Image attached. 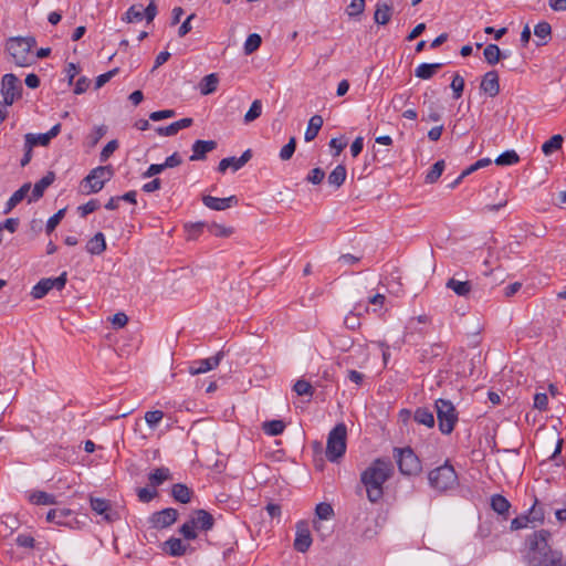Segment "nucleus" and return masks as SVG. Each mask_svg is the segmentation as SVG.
Wrapping results in <instances>:
<instances>
[{
    "label": "nucleus",
    "instance_id": "79ce46f5",
    "mask_svg": "<svg viewBox=\"0 0 566 566\" xmlns=\"http://www.w3.org/2000/svg\"><path fill=\"white\" fill-rule=\"evenodd\" d=\"M552 28L551 24L546 21H542L537 23L534 28V34L544 40L543 42H538L537 45H544L547 43V38L551 36Z\"/></svg>",
    "mask_w": 566,
    "mask_h": 566
},
{
    "label": "nucleus",
    "instance_id": "2eb2a0df",
    "mask_svg": "<svg viewBox=\"0 0 566 566\" xmlns=\"http://www.w3.org/2000/svg\"><path fill=\"white\" fill-rule=\"evenodd\" d=\"M252 158V150L247 149L240 157H227L220 160L218 171L224 174L228 168L233 171L241 169Z\"/></svg>",
    "mask_w": 566,
    "mask_h": 566
},
{
    "label": "nucleus",
    "instance_id": "cd10ccee",
    "mask_svg": "<svg viewBox=\"0 0 566 566\" xmlns=\"http://www.w3.org/2000/svg\"><path fill=\"white\" fill-rule=\"evenodd\" d=\"M106 250L105 237L97 232L86 244V251L93 255H99Z\"/></svg>",
    "mask_w": 566,
    "mask_h": 566
},
{
    "label": "nucleus",
    "instance_id": "b1692460",
    "mask_svg": "<svg viewBox=\"0 0 566 566\" xmlns=\"http://www.w3.org/2000/svg\"><path fill=\"white\" fill-rule=\"evenodd\" d=\"M31 184L27 182L22 185L17 191L13 192V195L9 198V200L6 203V209L3 213H9L18 203H20L30 191Z\"/></svg>",
    "mask_w": 566,
    "mask_h": 566
},
{
    "label": "nucleus",
    "instance_id": "f3484780",
    "mask_svg": "<svg viewBox=\"0 0 566 566\" xmlns=\"http://www.w3.org/2000/svg\"><path fill=\"white\" fill-rule=\"evenodd\" d=\"M480 90L490 97H495L500 93V80L496 71L492 70L483 75Z\"/></svg>",
    "mask_w": 566,
    "mask_h": 566
},
{
    "label": "nucleus",
    "instance_id": "603ef678",
    "mask_svg": "<svg viewBox=\"0 0 566 566\" xmlns=\"http://www.w3.org/2000/svg\"><path fill=\"white\" fill-rule=\"evenodd\" d=\"M296 149V138L291 137L289 143L284 145L280 150V158L284 161L290 160Z\"/></svg>",
    "mask_w": 566,
    "mask_h": 566
},
{
    "label": "nucleus",
    "instance_id": "6e6552de",
    "mask_svg": "<svg viewBox=\"0 0 566 566\" xmlns=\"http://www.w3.org/2000/svg\"><path fill=\"white\" fill-rule=\"evenodd\" d=\"M434 408L438 418L439 430L443 434H450L458 422V412L454 405L447 399H437Z\"/></svg>",
    "mask_w": 566,
    "mask_h": 566
},
{
    "label": "nucleus",
    "instance_id": "a878e982",
    "mask_svg": "<svg viewBox=\"0 0 566 566\" xmlns=\"http://www.w3.org/2000/svg\"><path fill=\"white\" fill-rule=\"evenodd\" d=\"M491 507L499 515H502L504 520L507 518L511 503L501 494H494L491 496Z\"/></svg>",
    "mask_w": 566,
    "mask_h": 566
},
{
    "label": "nucleus",
    "instance_id": "58836bf2",
    "mask_svg": "<svg viewBox=\"0 0 566 566\" xmlns=\"http://www.w3.org/2000/svg\"><path fill=\"white\" fill-rule=\"evenodd\" d=\"M262 428L266 434L275 437L283 433L285 429V423L282 420H271L265 421Z\"/></svg>",
    "mask_w": 566,
    "mask_h": 566
},
{
    "label": "nucleus",
    "instance_id": "423d86ee",
    "mask_svg": "<svg viewBox=\"0 0 566 566\" xmlns=\"http://www.w3.org/2000/svg\"><path fill=\"white\" fill-rule=\"evenodd\" d=\"M347 428L345 423L336 424L328 433L326 444V458L331 462H337L346 452Z\"/></svg>",
    "mask_w": 566,
    "mask_h": 566
},
{
    "label": "nucleus",
    "instance_id": "338daca9",
    "mask_svg": "<svg viewBox=\"0 0 566 566\" xmlns=\"http://www.w3.org/2000/svg\"><path fill=\"white\" fill-rule=\"evenodd\" d=\"M106 133H107L106 126H104V125L96 126L94 128V130L88 136V138L91 140V145L95 146L101 140V138H103L105 136Z\"/></svg>",
    "mask_w": 566,
    "mask_h": 566
},
{
    "label": "nucleus",
    "instance_id": "6e6d98bb",
    "mask_svg": "<svg viewBox=\"0 0 566 566\" xmlns=\"http://www.w3.org/2000/svg\"><path fill=\"white\" fill-rule=\"evenodd\" d=\"M24 138H27V142H33L34 143V147L35 146H48L51 142L50 139V136L45 134H32V133H28L25 134Z\"/></svg>",
    "mask_w": 566,
    "mask_h": 566
},
{
    "label": "nucleus",
    "instance_id": "ea45409f",
    "mask_svg": "<svg viewBox=\"0 0 566 566\" xmlns=\"http://www.w3.org/2000/svg\"><path fill=\"white\" fill-rule=\"evenodd\" d=\"M563 140V136L559 134L552 136L547 142H545L542 145V151L545 155H551L553 151H556L562 148Z\"/></svg>",
    "mask_w": 566,
    "mask_h": 566
},
{
    "label": "nucleus",
    "instance_id": "a18cd8bd",
    "mask_svg": "<svg viewBox=\"0 0 566 566\" xmlns=\"http://www.w3.org/2000/svg\"><path fill=\"white\" fill-rule=\"evenodd\" d=\"M261 43H262V39L258 33L250 34L244 42V46H243L244 53L247 55L252 54L260 48Z\"/></svg>",
    "mask_w": 566,
    "mask_h": 566
},
{
    "label": "nucleus",
    "instance_id": "72a5a7b5",
    "mask_svg": "<svg viewBox=\"0 0 566 566\" xmlns=\"http://www.w3.org/2000/svg\"><path fill=\"white\" fill-rule=\"evenodd\" d=\"M144 19L143 4H133L123 14L122 21L126 23L140 22Z\"/></svg>",
    "mask_w": 566,
    "mask_h": 566
},
{
    "label": "nucleus",
    "instance_id": "a211bd4d",
    "mask_svg": "<svg viewBox=\"0 0 566 566\" xmlns=\"http://www.w3.org/2000/svg\"><path fill=\"white\" fill-rule=\"evenodd\" d=\"M46 521L57 525L72 526L75 515L69 509H53L48 512Z\"/></svg>",
    "mask_w": 566,
    "mask_h": 566
},
{
    "label": "nucleus",
    "instance_id": "13d9d810",
    "mask_svg": "<svg viewBox=\"0 0 566 566\" xmlns=\"http://www.w3.org/2000/svg\"><path fill=\"white\" fill-rule=\"evenodd\" d=\"M163 418L164 412L161 410L147 411L145 415V420L150 428H155Z\"/></svg>",
    "mask_w": 566,
    "mask_h": 566
},
{
    "label": "nucleus",
    "instance_id": "4c0bfd02",
    "mask_svg": "<svg viewBox=\"0 0 566 566\" xmlns=\"http://www.w3.org/2000/svg\"><path fill=\"white\" fill-rule=\"evenodd\" d=\"M520 161V156L515 150H506L494 160L497 166H511Z\"/></svg>",
    "mask_w": 566,
    "mask_h": 566
},
{
    "label": "nucleus",
    "instance_id": "e433bc0d",
    "mask_svg": "<svg viewBox=\"0 0 566 566\" xmlns=\"http://www.w3.org/2000/svg\"><path fill=\"white\" fill-rule=\"evenodd\" d=\"M51 290L52 286L50 284V279H42L32 287L31 295L33 298L40 300L44 297Z\"/></svg>",
    "mask_w": 566,
    "mask_h": 566
},
{
    "label": "nucleus",
    "instance_id": "bb28decb",
    "mask_svg": "<svg viewBox=\"0 0 566 566\" xmlns=\"http://www.w3.org/2000/svg\"><path fill=\"white\" fill-rule=\"evenodd\" d=\"M171 496L175 501L187 504L191 501L192 491L182 483H176L171 488Z\"/></svg>",
    "mask_w": 566,
    "mask_h": 566
},
{
    "label": "nucleus",
    "instance_id": "7c9ffc66",
    "mask_svg": "<svg viewBox=\"0 0 566 566\" xmlns=\"http://www.w3.org/2000/svg\"><path fill=\"white\" fill-rule=\"evenodd\" d=\"M483 55L485 61L490 65L496 64L501 59H505L509 55L506 53H503L500 48L496 44H488L484 48Z\"/></svg>",
    "mask_w": 566,
    "mask_h": 566
},
{
    "label": "nucleus",
    "instance_id": "e2e57ef3",
    "mask_svg": "<svg viewBox=\"0 0 566 566\" xmlns=\"http://www.w3.org/2000/svg\"><path fill=\"white\" fill-rule=\"evenodd\" d=\"M157 495H158V492L154 488H153V490H150L148 488H142V489H138V491H137V496H138L139 501L143 503L150 502Z\"/></svg>",
    "mask_w": 566,
    "mask_h": 566
},
{
    "label": "nucleus",
    "instance_id": "37998d69",
    "mask_svg": "<svg viewBox=\"0 0 566 566\" xmlns=\"http://www.w3.org/2000/svg\"><path fill=\"white\" fill-rule=\"evenodd\" d=\"M444 346L442 344H432L429 348H424L421 353V360H430L434 357H439L444 353Z\"/></svg>",
    "mask_w": 566,
    "mask_h": 566
},
{
    "label": "nucleus",
    "instance_id": "f8f14e48",
    "mask_svg": "<svg viewBox=\"0 0 566 566\" xmlns=\"http://www.w3.org/2000/svg\"><path fill=\"white\" fill-rule=\"evenodd\" d=\"M91 509L98 515L103 516V520L107 523H113L119 520V513L113 510L111 502L105 499L90 497Z\"/></svg>",
    "mask_w": 566,
    "mask_h": 566
},
{
    "label": "nucleus",
    "instance_id": "8fccbe9b",
    "mask_svg": "<svg viewBox=\"0 0 566 566\" xmlns=\"http://www.w3.org/2000/svg\"><path fill=\"white\" fill-rule=\"evenodd\" d=\"M293 390L298 396H312L314 392V389H313V386L311 385V382H308L304 379L297 380L293 386Z\"/></svg>",
    "mask_w": 566,
    "mask_h": 566
},
{
    "label": "nucleus",
    "instance_id": "9b49d317",
    "mask_svg": "<svg viewBox=\"0 0 566 566\" xmlns=\"http://www.w3.org/2000/svg\"><path fill=\"white\" fill-rule=\"evenodd\" d=\"M295 528L294 548L297 552L305 553L313 542L310 523L307 521H298Z\"/></svg>",
    "mask_w": 566,
    "mask_h": 566
},
{
    "label": "nucleus",
    "instance_id": "0e129e2a",
    "mask_svg": "<svg viewBox=\"0 0 566 566\" xmlns=\"http://www.w3.org/2000/svg\"><path fill=\"white\" fill-rule=\"evenodd\" d=\"M15 543L19 547L34 548L35 539L30 534H19L15 538Z\"/></svg>",
    "mask_w": 566,
    "mask_h": 566
},
{
    "label": "nucleus",
    "instance_id": "412c9836",
    "mask_svg": "<svg viewBox=\"0 0 566 566\" xmlns=\"http://www.w3.org/2000/svg\"><path fill=\"white\" fill-rule=\"evenodd\" d=\"M192 118L186 117L181 118L177 122L171 123L170 125L166 127H157L156 132L160 136H174L176 135L180 129L188 128L192 125Z\"/></svg>",
    "mask_w": 566,
    "mask_h": 566
},
{
    "label": "nucleus",
    "instance_id": "680f3d73",
    "mask_svg": "<svg viewBox=\"0 0 566 566\" xmlns=\"http://www.w3.org/2000/svg\"><path fill=\"white\" fill-rule=\"evenodd\" d=\"M324 178L325 171L322 168H314L307 174L306 181L313 185H319Z\"/></svg>",
    "mask_w": 566,
    "mask_h": 566
},
{
    "label": "nucleus",
    "instance_id": "052dcab7",
    "mask_svg": "<svg viewBox=\"0 0 566 566\" xmlns=\"http://www.w3.org/2000/svg\"><path fill=\"white\" fill-rule=\"evenodd\" d=\"M527 516H530L531 522L542 523L544 521V510L537 505V500H535V503L530 509Z\"/></svg>",
    "mask_w": 566,
    "mask_h": 566
},
{
    "label": "nucleus",
    "instance_id": "bf43d9fd",
    "mask_svg": "<svg viewBox=\"0 0 566 566\" xmlns=\"http://www.w3.org/2000/svg\"><path fill=\"white\" fill-rule=\"evenodd\" d=\"M65 214V209H60L56 213H54L46 222V232L51 233L55 230V228L59 226L61 220L63 219Z\"/></svg>",
    "mask_w": 566,
    "mask_h": 566
},
{
    "label": "nucleus",
    "instance_id": "4be33fe9",
    "mask_svg": "<svg viewBox=\"0 0 566 566\" xmlns=\"http://www.w3.org/2000/svg\"><path fill=\"white\" fill-rule=\"evenodd\" d=\"M392 10L394 8L391 4L378 2L374 13L375 22L380 25H386L391 19Z\"/></svg>",
    "mask_w": 566,
    "mask_h": 566
},
{
    "label": "nucleus",
    "instance_id": "f704fd0d",
    "mask_svg": "<svg viewBox=\"0 0 566 566\" xmlns=\"http://www.w3.org/2000/svg\"><path fill=\"white\" fill-rule=\"evenodd\" d=\"M413 419L416 422L423 424L428 428H432L434 426V417L432 411L424 407L416 409Z\"/></svg>",
    "mask_w": 566,
    "mask_h": 566
},
{
    "label": "nucleus",
    "instance_id": "6ab92c4d",
    "mask_svg": "<svg viewBox=\"0 0 566 566\" xmlns=\"http://www.w3.org/2000/svg\"><path fill=\"white\" fill-rule=\"evenodd\" d=\"M218 144L214 140H196L192 145V155L190 156L191 161L205 160L207 154L214 150Z\"/></svg>",
    "mask_w": 566,
    "mask_h": 566
},
{
    "label": "nucleus",
    "instance_id": "ddd939ff",
    "mask_svg": "<svg viewBox=\"0 0 566 566\" xmlns=\"http://www.w3.org/2000/svg\"><path fill=\"white\" fill-rule=\"evenodd\" d=\"M223 356H224L223 350H220L214 356L203 358V359H196L190 363L189 373L191 375H199V374H205L207 371H210L219 366Z\"/></svg>",
    "mask_w": 566,
    "mask_h": 566
},
{
    "label": "nucleus",
    "instance_id": "2f4dec72",
    "mask_svg": "<svg viewBox=\"0 0 566 566\" xmlns=\"http://www.w3.org/2000/svg\"><path fill=\"white\" fill-rule=\"evenodd\" d=\"M188 545L180 538L171 537L165 542V551L171 556H181L186 553Z\"/></svg>",
    "mask_w": 566,
    "mask_h": 566
},
{
    "label": "nucleus",
    "instance_id": "1a4fd4ad",
    "mask_svg": "<svg viewBox=\"0 0 566 566\" xmlns=\"http://www.w3.org/2000/svg\"><path fill=\"white\" fill-rule=\"evenodd\" d=\"M114 169L111 165L98 166L90 171V174L83 179L85 187H88L87 193H97L104 187V185L112 179Z\"/></svg>",
    "mask_w": 566,
    "mask_h": 566
},
{
    "label": "nucleus",
    "instance_id": "0eeeda50",
    "mask_svg": "<svg viewBox=\"0 0 566 566\" xmlns=\"http://www.w3.org/2000/svg\"><path fill=\"white\" fill-rule=\"evenodd\" d=\"M394 458L403 475H418L422 471L421 461L410 447L395 448Z\"/></svg>",
    "mask_w": 566,
    "mask_h": 566
},
{
    "label": "nucleus",
    "instance_id": "dca6fc26",
    "mask_svg": "<svg viewBox=\"0 0 566 566\" xmlns=\"http://www.w3.org/2000/svg\"><path fill=\"white\" fill-rule=\"evenodd\" d=\"M202 202L207 208L211 210L223 211L226 209L237 206L239 200L235 196H230L227 198H217L210 195H206L202 197Z\"/></svg>",
    "mask_w": 566,
    "mask_h": 566
},
{
    "label": "nucleus",
    "instance_id": "393cba45",
    "mask_svg": "<svg viewBox=\"0 0 566 566\" xmlns=\"http://www.w3.org/2000/svg\"><path fill=\"white\" fill-rule=\"evenodd\" d=\"M442 66V63H422L416 67L415 75L421 80H430Z\"/></svg>",
    "mask_w": 566,
    "mask_h": 566
},
{
    "label": "nucleus",
    "instance_id": "09e8293b",
    "mask_svg": "<svg viewBox=\"0 0 566 566\" xmlns=\"http://www.w3.org/2000/svg\"><path fill=\"white\" fill-rule=\"evenodd\" d=\"M464 85V78L459 73H455L450 84V87L452 88L453 92V98L458 99L462 96Z\"/></svg>",
    "mask_w": 566,
    "mask_h": 566
},
{
    "label": "nucleus",
    "instance_id": "4d7b16f0",
    "mask_svg": "<svg viewBox=\"0 0 566 566\" xmlns=\"http://www.w3.org/2000/svg\"><path fill=\"white\" fill-rule=\"evenodd\" d=\"M118 148V142L116 139H113L111 142H108L104 148L102 149L101 154H99V160L101 163H105L112 155L113 153Z\"/></svg>",
    "mask_w": 566,
    "mask_h": 566
},
{
    "label": "nucleus",
    "instance_id": "39448f33",
    "mask_svg": "<svg viewBox=\"0 0 566 566\" xmlns=\"http://www.w3.org/2000/svg\"><path fill=\"white\" fill-rule=\"evenodd\" d=\"M429 485L438 491L446 492L452 490L458 484V475L454 468L448 463V461L431 470L428 474Z\"/></svg>",
    "mask_w": 566,
    "mask_h": 566
},
{
    "label": "nucleus",
    "instance_id": "c756f323",
    "mask_svg": "<svg viewBox=\"0 0 566 566\" xmlns=\"http://www.w3.org/2000/svg\"><path fill=\"white\" fill-rule=\"evenodd\" d=\"M323 117L321 115H314L310 118L308 125L304 135L305 142H312L318 135L323 126Z\"/></svg>",
    "mask_w": 566,
    "mask_h": 566
},
{
    "label": "nucleus",
    "instance_id": "f03ea898",
    "mask_svg": "<svg viewBox=\"0 0 566 566\" xmlns=\"http://www.w3.org/2000/svg\"><path fill=\"white\" fill-rule=\"evenodd\" d=\"M549 537L551 533L546 530L534 532L527 537L531 566H566L562 552L549 546Z\"/></svg>",
    "mask_w": 566,
    "mask_h": 566
},
{
    "label": "nucleus",
    "instance_id": "9d476101",
    "mask_svg": "<svg viewBox=\"0 0 566 566\" xmlns=\"http://www.w3.org/2000/svg\"><path fill=\"white\" fill-rule=\"evenodd\" d=\"M22 85L19 78L12 74H4L1 82V94L7 105H12L14 101L21 97Z\"/></svg>",
    "mask_w": 566,
    "mask_h": 566
},
{
    "label": "nucleus",
    "instance_id": "c9c22d12",
    "mask_svg": "<svg viewBox=\"0 0 566 566\" xmlns=\"http://www.w3.org/2000/svg\"><path fill=\"white\" fill-rule=\"evenodd\" d=\"M218 83L219 78L217 74L211 73L206 75L199 84L200 93L202 95H209L213 93L217 90Z\"/></svg>",
    "mask_w": 566,
    "mask_h": 566
},
{
    "label": "nucleus",
    "instance_id": "5701e85b",
    "mask_svg": "<svg viewBox=\"0 0 566 566\" xmlns=\"http://www.w3.org/2000/svg\"><path fill=\"white\" fill-rule=\"evenodd\" d=\"M171 472L166 467H160L155 469L148 475V483L151 488L156 489L161 485L164 482L171 480Z\"/></svg>",
    "mask_w": 566,
    "mask_h": 566
},
{
    "label": "nucleus",
    "instance_id": "4468645a",
    "mask_svg": "<svg viewBox=\"0 0 566 566\" xmlns=\"http://www.w3.org/2000/svg\"><path fill=\"white\" fill-rule=\"evenodd\" d=\"M178 517V511L172 507H167L161 511L155 512L150 516V522L156 528H165L172 525Z\"/></svg>",
    "mask_w": 566,
    "mask_h": 566
},
{
    "label": "nucleus",
    "instance_id": "473e14b6",
    "mask_svg": "<svg viewBox=\"0 0 566 566\" xmlns=\"http://www.w3.org/2000/svg\"><path fill=\"white\" fill-rule=\"evenodd\" d=\"M346 168L343 165H337L328 175L327 182L335 189H338L346 180Z\"/></svg>",
    "mask_w": 566,
    "mask_h": 566
},
{
    "label": "nucleus",
    "instance_id": "c03bdc74",
    "mask_svg": "<svg viewBox=\"0 0 566 566\" xmlns=\"http://www.w3.org/2000/svg\"><path fill=\"white\" fill-rule=\"evenodd\" d=\"M32 503L36 505H50L55 503V497L43 491H38L30 496Z\"/></svg>",
    "mask_w": 566,
    "mask_h": 566
},
{
    "label": "nucleus",
    "instance_id": "aec40b11",
    "mask_svg": "<svg viewBox=\"0 0 566 566\" xmlns=\"http://www.w3.org/2000/svg\"><path fill=\"white\" fill-rule=\"evenodd\" d=\"M55 180V174L53 171H49L44 177H42L39 181L34 184L32 189V195L29 198V202L36 201L43 197V193L48 187H50Z\"/></svg>",
    "mask_w": 566,
    "mask_h": 566
},
{
    "label": "nucleus",
    "instance_id": "774afa93",
    "mask_svg": "<svg viewBox=\"0 0 566 566\" xmlns=\"http://www.w3.org/2000/svg\"><path fill=\"white\" fill-rule=\"evenodd\" d=\"M530 522H531L530 516H527V514L516 516L511 522V530H513V531L522 530V528L526 527Z\"/></svg>",
    "mask_w": 566,
    "mask_h": 566
},
{
    "label": "nucleus",
    "instance_id": "c85d7f7f",
    "mask_svg": "<svg viewBox=\"0 0 566 566\" xmlns=\"http://www.w3.org/2000/svg\"><path fill=\"white\" fill-rule=\"evenodd\" d=\"M446 286L452 290L459 296H468L472 291L470 281H459L454 277L449 279Z\"/></svg>",
    "mask_w": 566,
    "mask_h": 566
},
{
    "label": "nucleus",
    "instance_id": "7ed1b4c3",
    "mask_svg": "<svg viewBox=\"0 0 566 566\" xmlns=\"http://www.w3.org/2000/svg\"><path fill=\"white\" fill-rule=\"evenodd\" d=\"M36 41L33 36H15L7 41V51L12 56L17 66L27 67L35 63L32 49Z\"/></svg>",
    "mask_w": 566,
    "mask_h": 566
},
{
    "label": "nucleus",
    "instance_id": "5fc2aeb1",
    "mask_svg": "<svg viewBox=\"0 0 566 566\" xmlns=\"http://www.w3.org/2000/svg\"><path fill=\"white\" fill-rule=\"evenodd\" d=\"M101 203L97 199H91L86 203L80 206L77 211L82 218H85L87 214L96 211L99 208Z\"/></svg>",
    "mask_w": 566,
    "mask_h": 566
},
{
    "label": "nucleus",
    "instance_id": "49530a36",
    "mask_svg": "<svg viewBox=\"0 0 566 566\" xmlns=\"http://www.w3.org/2000/svg\"><path fill=\"white\" fill-rule=\"evenodd\" d=\"M315 516L317 520H331L334 516L333 506L325 502L317 504L315 507Z\"/></svg>",
    "mask_w": 566,
    "mask_h": 566
},
{
    "label": "nucleus",
    "instance_id": "f257e3e1",
    "mask_svg": "<svg viewBox=\"0 0 566 566\" xmlns=\"http://www.w3.org/2000/svg\"><path fill=\"white\" fill-rule=\"evenodd\" d=\"M394 465L390 460L378 458L360 473V483L366 489L367 499L371 503L379 502L384 496V484L391 478Z\"/></svg>",
    "mask_w": 566,
    "mask_h": 566
},
{
    "label": "nucleus",
    "instance_id": "69168bd1",
    "mask_svg": "<svg viewBox=\"0 0 566 566\" xmlns=\"http://www.w3.org/2000/svg\"><path fill=\"white\" fill-rule=\"evenodd\" d=\"M117 73H118V69L116 67V69H113L104 74L98 75L95 81V88L98 90V88L103 87Z\"/></svg>",
    "mask_w": 566,
    "mask_h": 566
},
{
    "label": "nucleus",
    "instance_id": "3c124183",
    "mask_svg": "<svg viewBox=\"0 0 566 566\" xmlns=\"http://www.w3.org/2000/svg\"><path fill=\"white\" fill-rule=\"evenodd\" d=\"M365 10V0H352L346 9L350 18H356L363 14Z\"/></svg>",
    "mask_w": 566,
    "mask_h": 566
},
{
    "label": "nucleus",
    "instance_id": "de8ad7c7",
    "mask_svg": "<svg viewBox=\"0 0 566 566\" xmlns=\"http://www.w3.org/2000/svg\"><path fill=\"white\" fill-rule=\"evenodd\" d=\"M262 114V103L260 99H254L249 108V111L244 115V122L251 123L259 118Z\"/></svg>",
    "mask_w": 566,
    "mask_h": 566
},
{
    "label": "nucleus",
    "instance_id": "20e7f679",
    "mask_svg": "<svg viewBox=\"0 0 566 566\" xmlns=\"http://www.w3.org/2000/svg\"><path fill=\"white\" fill-rule=\"evenodd\" d=\"M214 526V517L208 511L199 509L195 510L188 522L182 524L179 533L185 539L192 541L198 537L197 531L208 532Z\"/></svg>",
    "mask_w": 566,
    "mask_h": 566
},
{
    "label": "nucleus",
    "instance_id": "a19ab883",
    "mask_svg": "<svg viewBox=\"0 0 566 566\" xmlns=\"http://www.w3.org/2000/svg\"><path fill=\"white\" fill-rule=\"evenodd\" d=\"M444 167H446V164H444V160H442V159L434 163L426 176V182L434 184L441 177V175L444 170Z\"/></svg>",
    "mask_w": 566,
    "mask_h": 566
},
{
    "label": "nucleus",
    "instance_id": "864d4df0",
    "mask_svg": "<svg viewBox=\"0 0 566 566\" xmlns=\"http://www.w3.org/2000/svg\"><path fill=\"white\" fill-rule=\"evenodd\" d=\"M208 231L216 237L227 238L233 233L232 228H227L221 224L212 223L207 226Z\"/></svg>",
    "mask_w": 566,
    "mask_h": 566
}]
</instances>
